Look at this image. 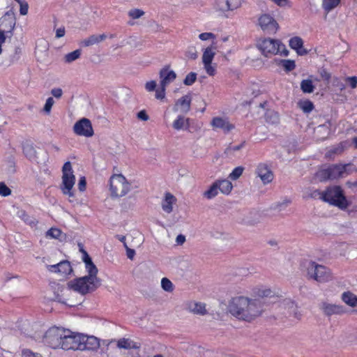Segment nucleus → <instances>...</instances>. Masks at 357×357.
I'll use <instances>...</instances> for the list:
<instances>
[{
  "label": "nucleus",
  "mask_w": 357,
  "mask_h": 357,
  "mask_svg": "<svg viewBox=\"0 0 357 357\" xmlns=\"http://www.w3.org/2000/svg\"><path fill=\"white\" fill-rule=\"evenodd\" d=\"M82 261L87 275L70 281L66 287L54 284L52 286L54 295L50 294L49 299L72 306L80 301L77 294L85 295L95 291L100 285L98 268L86 251L82 250Z\"/></svg>",
  "instance_id": "obj_1"
},
{
  "label": "nucleus",
  "mask_w": 357,
  "mask_h": 357,
  "mask_svg": "<svg viewBox=\"0 0 357 357\" xmlns=\"http://www.w3.org/2000/svg\"><path fill=\"white\" fill-rule=\"evenodd\" d=\"M227 310L238 319L251 321L262 314L264 306L259 299L238 296L229 301Z\"/></svg>",
  "instance_id": "obj_2"
},
{
  "label": "nucleus",
  "mask_w": 357,
  "mask_h": 357,
  "mask_svg": "<svg viewBox=\"0 0 357 357\" xmlns=\"http://www.w3.org/2000/svg\"><path fill=\"white\" fill-rule=\"evenodd\" d=\"M258 49L263 55L266 57L272 56L278 54L287 56L288 51L280 40L273 38H262L258 40L257 45Z\"/></svg>",
  "instance_id": "obj_3"
},
{
  "label": "nucleus",
  "mask_w": 357,
  "mask_h": 357,
  "mask_svg": "<svg viewBox=\"0 0 357 357\" xmlns=\"http://www.w3.org/2000/svg\"><path fill=\"white\" fill-rule=\"evenodd\" d=\"M62 181L60 186L62 193L68 197L70 202H73L75 198L73 187L75 183V176L73 174L70 162H66L62 168Z\"/></svg>",
  "instance_id": "obj_4"
},
{
  "label": "nucleus",
  "mask_w": 357,
  "mask_h": 357,
  "mask_svg": "<svg viewBox=\"0 0 357 357\" xmlns=\"http://www.w3.org/2000/svg\"><path fill=\"white\" fill-rule=\"evenodd\" d=\"M321 198L333 205L338 206L340 208H346L349 203L343 194V191L340 186H333L328 188L326 191L320 193Z\"/></svg>",
  "instance_id": "obj_5"
},
{
  "label": "nucleus",
  "mask_w": 357,
  "mask_h": 357,
  "mask_svg": "<svg viewBox=\"0 0 357 357\" xmlns=\"http://www.w3.org/2000/svg\"><path fill=\"white\" fill-rule=\"evenodd\" d=\"M65 333V328L59 327L50 328L46 331L43 337V342L46 346L53 349H62Z\"/></svg>",
  "instance_id": "obj_6"
},
{
  "label": "nucleus",
  "mask_w": 357,
  "mask_h": 357,
  "mask_svg": "<svg viewBox=\"0 0 357 357\" xmlns=\"http://www.w3.org/2000/svg\"><path fill=\"white\" fill-rule=\"evenodd\" d=\"M232 189L233 185L231 181L227 179H218L203 192V197L207 199H212L218 196L219 192L224 195H228Z\"/></svg>",
  "instance_id": "obj_7"
},
{
  "label": "nucleus",
  "mask_w": 357,
  "mask_h": 357,
  "mask_svg": "<svg viewBox=\"0 0 357 357\" xmlns=\"http://www.w3.org/2000/svg\"><path fill=\"white\" fill-rule=\"evenodd\" d=\"M132 188L131 183L122 174L113 175L110 178V192L112 197H123Z\"/></svg>",
  "instance_id": "obj_8"
},
{
  "label": "nucleus",
  "mask_w": 357,
  "mask_h": 357,
  "mask_svg": "<svg viewBox=\"0 0 357 357\" xmlns=\"http://www.w3.org/2000/svg\"><path fill=\"white\" fill-rule=\"evenodd\" d=\"M159 77L160 86L156 90L155 98L163 100L165 98L166 88L176 78V74L169 66H165L160 70Z\"/></svg>",
  "instance_id": "obj_9"
},
{
  "label": "nucleus",
  "mask_w": 357,
  "mask_h": 357,
  "mask_svg": "<svg viewBox=\"0 0 357 357\" xmlns=\"http://www.w3.org/2000/svg\"><path fill=\"white\" fill-rule=\"evenodd\" d=\"M243 2V0H215L213 9L220 16L228 17V14L240 8Z\"/></svg>",
  "instance_id": "obj_10"
},
{
  "label": "nucleus",
  "mask_w": 357,
  "mask_h": 357,
  "mask_svg": "<svg viewBox=\"0 0 357 357\" xmlns=\"http://www.w3.org/2000/svg\"><path fill=\"white\" fill-rule=\"evenodd\" d=\"M216 47L213 45H210L203 50L202 56V62L204 66L207 75L209 76H214L216 73V64L213 63V60L216 54Z\"/></svg>",
  "instance_id": "obj_11"
},
{
  "label": "nucleus",
  "mask_w": 357,
  "mask_h": 357,
  "mask_svg": "<svg viewBox=\"0 0 357 357\" xmlns=\"http://www.w3.org/2000/svg\"><path fill=\"white\" fill-rule=\"evenodd\" d=\"M307 275L318 282H324L328 279L329 273L325 266L312 262L307 267Z\"/></svg>",
  "instance_id": "obj_12"
},
{
  "label": "nucleus",
  "mask_w": 357,
  "mask_h": 357,
  "mask_svg": "<svg viewBox=\"0 0 357 357\" xmlns=\"http://www.w3.org/2000/svg\"><path fill=\"white\" fill-rule=\"evenodd\" d=\"M73 132L77 135L86 137H91L94 133L92 124L86 118H82L75 123Z\"/></svg>",
  "instance_id": "obj_13"
},
{
  "label": "nucleus",
  "mask_w": 357,
  "mask_h": 357,
  "mask_svg": "<svg viewBox=\"0 0 357 357\" xmlns=\"http://www.w3.org/2000/svg\"><path fill=\"white\" fill-rule=\"evenodd\" d=\"M15 26V16L13 10L7 11L0 18V32L6 36L12 33Z\"/></svg>",
  "instance_id": "obj_14"
},
{
  "label": "nucleus",
  "mask_w": 357,
  "mask_h": 357,
  "mask_svg": "<svg viewBox=\"0 0 357 357\" xmlns=\"http://www.w3.org/2000/svg\"><path fill=\"white\" fill-rule=\"evenodd\" d=\"M349 166V164L333 165L322 170L321 174L324 178L330 179L339 178L344 176V174H347Z\"/></svg>",
  "instance_id": "obj_15"
},
{
  "label": "nucleus",
  "mask_w": 357,
  "mask_h": 357,
  "mask_svg": "<svg viewBox=\"0 0 357 357\" xmlns=\"http://www.w3.org/2000/svg\"><path fill=\"white\" fill-rule=\"evenodd\" d=\"M259 25L261 29L269 33L274 34L275 33L278 29L279 25L278 22L275 20V19L268 14H263L259 17Z\"/></svg>",
  "instance_id": "obj_16"
},
{
  "label": "nucleus",
  "mask_w": 357,
  "mask_h": 357,
  "mask_svg": "<svg viewBox=\"0 0 357 357\" xmlns=\"http://www.w3.org/2000/svg\"><path fill=\"white\" fill-rule=\"evenodd\" d=\"M63 350H80V333L66 329L63 340Z\"/></svg>",
  "instance_id": "obj_17"
},
{
  "label": "nucleus",
  "mask_w": 357,
  "mask_h": 357,
  "mask_svg": "<svg viewBox=\"0 0 357 357\" xmlns=\"http://www.w3.org/2000/svg\"><path fill=\"white\" fill-rule=\"evenodd\" d=\"M47 268L49 271L61 278H65L73 272V268L68 261H63L55 265H48Z\"/></svg>",
  "instance_id": "obj_18"
},
{
  "label": "nucleus",
  "mask_w": 357,
  "mask_h": 357,
  "mask_svg": "<svg viewBox=\"0 0 357 357\" xmlns=\"http://www.w3.org/2000/svg\"><path fill=\"white\" fill-rule=\"evenodd\" d=\"M255 173L260 178L264 184H268L273 179V174L270 167L266 163H259L257 166Z\"/></svg>",
  "instance_id": "obj_19"
},
{
  "label": "nucleus",
  "mask_w": 357,
  "mask_h": 357,
  "mask_svg": "<svg viewBox=\"0 0 357 357\" xmlns=\"http://www.w3.org/2000/svg\"><path fill=\"white\" fill-rule=\"evenodd\" d=\"M100 345V340L96 337L80 333V350H96Z\"/></svg>",
  "instance_id": "obj_20"
},
{
  "label": "nucleus",
  "mask_w": 357,
  "mask_h": 357,
  "mask_svg": "<svg viewBox=\"0 0 357 357\" xmlns=\"http://www.w3.org/2000/svg\"><path fill=\"white\" fill-rule=\"evenodd\" d=\"M252 294L255 297L259 298H274L278 296V293L269 287L265 286L255 287L252 290Z\"/></svg>",
  "instance_id": "obj_21"
},
{
  "label": "nucleus",
  "mask_w": 357,
  "mask_h": 357,
  "mask_svg": "<svg viewBox=\"0 0 357 357\" xmlns=\"http://www.w3.org/2000/svg\"><path fill=\"white\" fill-rule=\"evenodd\" d=\"M191 98L188 96H184L178 99L175 102L173 109L175 112L187 114L190 109Z\"/></svg>",
  "instance_id": "obj_22"
},
{
  "label": "nucleus",
  "mask_w": 357,
  "mask_h": 357,
  "mask_svg": "<svg viewBox=\"0 0 357 357\" xmlns=\"http://www.w3.org/2000/svg\"><path fill=\"white\" fill-rule=\"evenodd\" d=\"M176 198L172 193L167 192L164 194V197L161 202V207L162 211L169 214L173 211L174 206L176 203Z\"/></svg>",
  "instance_id": "obj_23"
},
{
  "label": "nucleus",
  "mask_w": 357,
  "mask_h": 357,
  "mask_svg": "<svg viewBox=\"0 0 357 357\" xmlns=\"http://www.w3.org/2000/svg\"><path fill=\"white\" fill-rule=\"evenodd\" d=\"M186 309L189 312L199 315H205L208 312L205 303L195 301L188 302Z\"/></svg>",
  "instance_id": "obj_24"
},
{
  "label": "nucleus",
  "mask_w": 357,
  "mask_h": 357,
  "mask_svg": "<svg viewBox=\"0 0 357 357\" xmlns=\"http://www.w3.org/2000/svg\"><path fill=\"white\" fill-rule=\"evenodd\" d=\"M321 309L327 316L340 314L344 312L343 307L340 305L324 302L321 305Z\"/></svg>",
  "instance_id": "obj_25"
},
{
  "label": "nucleus",
  "mask_w": 357,
  "mask_h": 357,
  "mask_svg": "<svg viewBox=\"0 0 357 357\" xmlns=\"http://www.w3.org/2000/svg\"><path fill=\"white\" fill-rule=\"evenodd\" d=\"M107 38V36L105 33L100 35L93 34L82 40L80 42V45L85 47L96 45L104 41Z\"/></svg>",
  "instance_id": "obj_26"
},
{
  "label": "nucleus",
  "mask_w": 357,
  "mask_h": 357,
  "mask_svg": "<svg viewBox=\"0 0 357 357\" xmlns=\"http://www.w3.org/2000/svg\"><path fill=\"white\" fill-rule=\"evenodd\" d=\"M213 241L219 245H226L231 241V237L227 233L215 231L211 233Z\"/></svg>",
  "instance_id": "obj_27"
},
{
  "label": "nucleus",
  "mask_w": 357,
  "mask_h": 357,
  "mask_svg": "<svg viewBox=\"0 0 357 357\" xmlns=\"http://www.w3.org/2000/svg\"><path fill=\"white\" fill-rule=\"evenodd\" d=\"M289 46L295 50L298 54L305 55L307 52L303 48V41L301 38L295 36L290 39Z\"/></svg>",
  "instance_id": "obj_28"
},
{
  "label": "nucleus",
  "mask_w": 357,
  "mask_h": 357,
  "mask_svg": "<svg viewBox=\"0 0 357 357\" xmlns=\"http://www.w3.org/2000/svg\"><path fill=\"white\" fill-rule=\"evenodd\" d=\"M190 126V120L182 115L178 117L173 121L172 128L176 130H188Z\"/></svg>",
  "instance_id": "obj_29"
},
{
  "label": "nucleus",
  "mask_w": 357,
  "mask_h": 357,
  "mask_svg": "<svg viewBox=\"0 0 357 357\" xmlns=\"http://www.w3.org/2000/svg\"><path fill=\"white\" fill-rule=\"evenodd\" d=\"M211 125L218 129L229 131L233 128V126L225 119L221 117H215L212 119Z\"/></svg>",
  "instance_id": "obj_30"
},
{
  "label": "nucleus",
  "mask_w": 357,
  "mask_h": 357,
  "mask_svg": "<svg viewBox=\"0 0 357 357\" xmlns=\"http://www.w3.org/2000/svg\"><path fill=\"white\" fill-rule=\"evenodd\" d=\"M342 300L350 307H355L357 306V296L349 291H344L342 294Z\"/></svg>",
  "instance_id": "obj_31"
},
{
  "label": "nucleus",
  "mask_w": 357,
  "mask_h": 357,
  "mask_svg": "<svg viewBox=\"0 0 357 357\" xmlns=\"http://www.w3.org/2000/svg\"><path fill=\"white\" fill-rule=\"evenodd\" d=\"M46 237L61 241L63 238H65L66 235L60 229L52 227L46 232Z\"/></svg>",
  "instance_id": "obj_32"
},
{
  "label": "nucleus",
  "mask_w": 357,
  "mask_h": 357,
  "mask_svg": "<svg viewBox=\"0 0 357 357\" xmlns=\"http://www.w3.org/2000/svg\"><path fill=\"white\" fill-rule=\"evenodd\" d=\"M298 107L305 113H310L314 109V105L312 102L309 100L298 101Z\"/></svg>",
  "instance_id": "obj_33"
},
{
  "label": "nucleus",
  "mask_w": 357,
  "mask_h": 357,
  "mask_svg": "<svg viewBox=\"0 0 357 357\" xmlns=\"http://www.w3.org/2000/svg\"><path fill=\"white\" fill-rule=\"evenodd\" d=\"M314 132L317 137L324 139L329 134V128L326 124L320 125L315 128Z\"/></svg>",
  "instance_id": "obj_34"
},
{
  "label": "nucleus",
  "mask_w": 357,
  "mask_h": 357,
  "mask_svg": "<svg viewBox=\"0 0 357 357\" xmlns=\"http://www.w3.org/2000/svg\"><path fill=\"white\" fill-rule=\"evenodd\" d=\"M301 89L304 93H311L314 91V86L310 79H304L301 83Z\"/></svg>",
  "instance_id": "obj_35"
},
{
  "label": "nucleus",
  "mask_w": 357,
  "mask_h": 357,
  "mask_svg": "<svg viewBox=\"0 0 357 357\" xmlns=\"http://www.w3.org/2000/svg\"><path fill=\"white\" fill-rule=\"evenodd\" d=\"M280 307L285 310H287L289 313L295 312L296 309V305L295 303L290 299H285L280 303Z\"/></svg>",
  "instance_id": "obj_36"
},
{
  "label": "nucleus",
  "mask_w": 357,
  "mask_h": 357,
  "mask_svg": "<svg viewBox=\"0 0 357 357\" xmlns=\"http://www.w3.org/2000/svg\"><path fill=\"white\" fill-rule=\"evenodd\" d=\"M82 51L81 50H76L73 52H71L64 56V61L66 63H71L76 59H79L81 55Z\"/></svg>",
  "instance_id": "obj_37"
},
{
  "label": "nucleus",
  "mask_w": 357,
  "mask_h": 357,
  "mask_svg": "<svg viewBox=\"0 0 357 357\" xmlns=\"http://www.w3.org/2000/svg\"><path fill=\"white\" fill-rule=\"evenodd\" d=\"M117 347L120 349H130L134 348L135 345L132 341L122 338L117 342Z\"/></svg>",
  "instance_id": "obj_38"
},
{
  "label": "nucleus",
  "mask_w": 357,
  "mask_h": 357,
  "mask_svg": "<svg viewBox=\"0 0 357 357\" xmlns=\"http://www.w3.org/2000/svg\"><path fill=\"white\" fill-rule=\"evenodd\" d=\"M340 0H323V8L327 10L330 11L334 8H335L339 3Z\"/></svg>",
  "instance_id": "obj_39"
},
{
  "label": "nucleus",
  "mask_w": 357,
  "mask_h": 357,
  "mask_svg": "<svg viewBox=\"0 0 357 357\" xmlns=\"http://www.w3.org/2000/svg\"><path fill=\"white\" fill-rule=\"evenodd\" d=\"M17 2L20 6V14L25 16L28 14L29 11V3L26 0H15Z\"/></svg>",
  "instance_id": "obj_40"
},
{
  "label": "nucleus",
  "mask_w": 357,
  "mask_h": 357,
  "mask_svg": "<svg viewBox=\"0 0 357 357\" xmlns=\"http://www.w3.org/2000/svg\"><path fill=\"white\" fill-rule=\"evenodd\" d=\"M161 287L167 292H172L174 289L172 282L167 278H163L162 279Z\"/></svg>",
  "instance_id": "obj_41"
},
{
  "label": "nucleus",
  "mask_w": 357,
  "mask_h": 357,
  "mask_svg": "<svg viewBox=\"0 0 357 357\" xmlns=\"http://www.w3.org/2000/svg\"><path fill=\"white\" fill-rule=\"evenodd\" d=\"M243 167H236L229 175V178L232 180L238 179L243 174Z\"/></svg>",
  "instance_id": "obj_42"
},
{
  "label": "nucleus",
  "mask_w": 357,
  "mask_h": 357,
  "mask_svg": "<svg viewBox=\"0 0 357 357\" xmlns=\"http://www.w3.org/2000/svg\"><path fill=\"white\" fill-rule=\"evenodd\" d=\"M144 15V12L142 10L138 8L131 9L128 12L129 17L134 20L139 19Z\"/></svg>",
  "instance_id": "obj_43"
},
{
  "label": "nucleus",
  "mask_w": 357,
  "mask_h": 357,
  "mask_svg": "<svg viewBox=\"0 0 357 357\" xmlns=\"http://www.w3.org/2000/svg\"><path fill=\"white\" fill-rule=\"evenodd\" d=\"M280 63L287 71H291L296 67L295 62L292 60H281Z\"/></svg>",
  "instance_id": "obj_44"
},
{
  "label": "nucleus",
  "mask_w": 357,
  "mask_h": 357,
  "mask_svg": "<svg viewBox=\"0 0 357 357\" xmlns=\"http://www.w3.org/2000/svg\"><path fill=\"white\" fill-rule=\"evenodd\" d=\"M197 79V74L195 73H190L186 76L183 80L184 84L187 86L192 85Z\"/></svg>",
  "instance_id": "obj_45"
},
{
  "label": "nucleus",
  "mask_w": 357,
  "mask_h": 357,
  "mask_svg": "<svg viewBox=\"0 0 357 357\" xmlns=\"http://www.w3.org/2000/svg\"><path fill=\"white\" fill-rule=\"evenodd\" d=\"M54 104V100L52 98H48L43 107V111L47 114H49L51 112V109Z\"/></svg>",
  "instance_id": "obj_46"
},
{
  "label": "nucleus",
  "mask_w": 357,
  "mask_h": 357,
  "mask_svg": "<svg viewBox=\"0 0 357 357\" xmlns=\"http://www.w3.org/2000/svg\"><path fill=\"white\" fill-rule=\"evenodd\" d=\"M199 38L203 41L213 40L215 38V35L211 32H204L199 35Z\"/></svg>",
  "instance_id": "obj_47"
},
{
  "label": "nucleus",
  "mask_w": 357,
  "mask_h": 357,
  "mask_svg": "<svg viewBox=\"0 0 357 357\" xmlns=\"http://www.w3.org/2000/svg\"><path fill=\"white\" fill-rule=\"evenodd\" d=\"M11 194V190L3 182L0 183V195L6 197Z\"/></svg>",
  "instance_id": "obj_48"
},
{
  "label": "nucleus",
  "mask_w": 357,
  "mask_h": 357,
  "mask_svg": "<svg viewBox=\"0 0 357 357\" xmlns=\"http://www.w3.org/2000/svg\"><path fill=\"white\" fill-rule=\"evenodd\" d=\"M156 86H157V83L154 80L149 81V82H146V84H145V89L149 92H152L153 91H156V90H157Z\"/></svg>",
  "instance_id": "obj_49"
},
{
  "label": "nucleus",
  "mask_w": 357,
  "mask_h": 357,
  "mask_svg": "<svg viewBox=\"0 0 357 357\" xmlns=\"http://www.w3.org/2000/svg\"><path fill=\"white\" fill-rule=\"evenodd\" d=\"M22 357H41L38 353H34L29 349H24L22 352Z\"/></svg>",
  "instance_id": "obj_50"
},
{
  "label": "nucleus",
  "mask_w": 357,
  "mask_h": 357,
  "mask_svg": "<svg viewBox=\"0 0 357 357\" xmlns=\"http://www.w3.org/2000/svg\"><path fill=\"white\" fill-rule=\"evenodd\" d=\"M185 56L190 59L195 60L197 58V52L195 49L188 50L185 52Z\"/></svg>",
  "instance_id": "obj_51"
},
{
  "label": "nucleus",
  "mask_w": 357,
  "mask_h": 357,
  "mask_svg": "<svg viewBox=\"0 0 357 357\" xmlns=\"http://www.w3.org/2000/svg\"><path fill=\"white\" fill-rule=\"evenodd\" d=\"M346 80L349 82L352 89H356L357 87V77H348Z\"/></svg>",
  "instance_id": "obj_52"
},
{
  "label": "nucleus",
  "mask_w": 357,
  "mask_h": 357,
  "mask_svg": "<svg viewBox=\"0 0 357 357\" xmlns=\"http://www.w3.org/2000/svg\"><path fill=\"white\" fill-rule=\"evenodd\" d=\"M137 116L139 120L144 121H148L149 119L145 110H141L140 112H139L137 114Z\"/></svg>",
  "instance_id": "obj_53"
},
{
  "label": "nucleus",
  "mask_w": 357,
  "mask_h": 357,
  "mask_svg": "<svg viewBox=\"0 0 357 357\" xmlns=\"http://www.w3.org/2000/svg\"><path fill=\"white\" fill-rule=\"evenodd\" d=\"M86 182L85 177H82L79 180L78 188L81 192H84L86 190Z\"/></svg>",
  "instance_id": "obj_54"
},
{
  "label": "nucleus",
  "mask_w": 357,
  "mask_h": 357,
  "mask_svg": "<svg viewBox=\"0 0 357 357\" xmlns=\"http://www.w3.org/2000/svg\"><path fill=\"white\" fill-rule=\"evenodd\" d=\"M125 248L126 249V255L128 259H133L135 255V252L133 249L128 248L126 243H124Z\"/></svg>",
  "instance_id": "obj_55"
},
{
  "label": "nucleus",
  "mask_w": 357,
  "mask_h": 357,
  "mask_svg": "<svg viewBox=\"0 0 357 357\" xmlns=\"http://www.w3.org/2000/svg\"><path fill=\"white\" fill-rule=\"evenodd\" d=\"M51 93L52 94V96H54L55 98H59L61 97L62 94H63V91H62V89H60V88H56V89H53L52 91H51Z\"/></svg>",
  "instance_id": "obj_56"
},
{
  "label": "nucleus",
  "mask_w": 357,
  "mask_h": 357,
  "mask_svg": "<svg viewBox=\"0 0 357 357\" xmlns=\"http://www.w3.org/2000/svg\"><path fill=\"white\" fill-rule=\"evenodd\" d=\"M280 7H284L289 4V0H271Z\"/></svg>",
  "instance_id": "obj_57"
},
{
  "label": "nucleus",
  "mask_w": 357,
  "mask_h": 357,
  "mask_svg": "<svg viewBox=\"0 0 357 357\" xmlns=\"http://www.w3.org/2000/svg\"><path fill=\"white\" fill-rule=\"evenodd\" d=\"M65 35V29L63 27H61L56 29V37L61 38Z\"/></svg>",
  "instance_id": "obj_58"
},
{
  "label": "nucleus",
  "mask_w": 357,
  "mask_h": 357,
  "mask_svg": "<svg viewBox=\"0 0 357 357\" xmlns=\"http://www.w3.org/2000/svg\"><path fill=\"white\" fill-rule=\"evenodd\" d=\"M185 236L182 235V234H179L176 236V242L178 244V245H182L185 243Z\"/></svg>",
  "instance_id": "obj_59"
},
{
  "label": "nucleus",
  "mask_w": 357,
  "mask_h": 357,
  "mask_svg": "<svg viewBox=\"0 0 357 357\" xmlns=\"http://www.w3.org/2000/svg\"><path fill=\"white\" fill-rule=\"evenodd\" d=\"M6 36L0 32V54L3 52L2 45L6 42Z\"/></svg>",
  "instance_id": "obj_60"
},
{
  "label": "nucleus",
  "mask_w": 357,
  "mask_h": 357,
  "mask_svg": "<svg viewBox=\"0 0 357 357\" xmlns=\"http://www.w3.org/2000/svg\"><path fill=\"white\" fill-rule=\"evenodd\" d=\"M12 280H13L14 281H18L19 280L18 275H10V274H8V275H6L5 280L6 282H9V281H10Z\"/></svg>",
  "instance_id": "obj_61"
},
{
  "label": "nucleus",
  "mask_w": 357,
  "mask_h": 357,
  "mask_svg": "<svg viewBox=\"0 0 357 357\" xmlns=\"http://www.w3.org/2000/svg\"><path fill=\"white\" fill-rule=\"evenodd\" d=\"M352 142H353L355 148L357 149V137H354L352 139Z\"/></svg>",
  "instance_id": "obj_62"
},
{
  "label": "nucleus",
  "mask_w": 357,
  "mask_h": 357,
  "mask_svg": "<svg viewBox=\"0 0 357 357\" xmlns=\"http://www.w3.org/2000/svg\"><path fill=\"white\" fill-rule=\"evenodd\" d=\"M241 146H242V145H239V146H233V147L231 148V149H232L233 151H238V150L241 149Z\"/></svg>",
  "instance_id": "obj_63"
},
{
  "label": "nucleus",
  "mask_w": 357,
  "mask_h": 357,
  "mask_svg": "<svg viewBox=\"0 0 357 357\" xmlns=\"http://www.w3.org/2000/svg\"><path fill=\"white\" fill-rule=\"evenodd\" d=\"M125 239H126V237H125V236H121V237H120V238H119V240H120L121 241H122V242H124Z\"/></svg>",
  "instance_id": "obj_64"
}]
</instances>
